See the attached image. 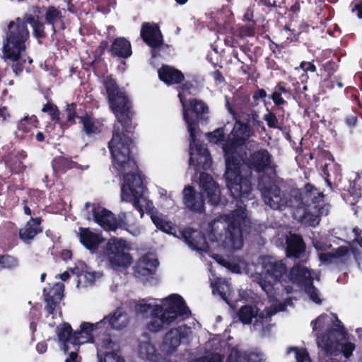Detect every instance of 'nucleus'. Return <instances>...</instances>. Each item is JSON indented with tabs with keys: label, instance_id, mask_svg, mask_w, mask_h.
<instances>
[{
	"label": "nucleus",
	"instance_id": "nucleus-52",
	"mask_svg": "<svg viewBox=\"0 0 362 362\" xmlns=\"http://www.w3.org/2000/svg\"><path fill=\"white\" fill-rule=\"evenodd\" d=\"M223 136L224 130L223 128H218L212 132L206 134V136L210 142L214 144L220 143L222 146L223 143L226 141L223 140Z\"/></svg>",
	"mask_w": 362,
	"mask_h": 362
},
{
	"label": "nucleus",
	"instance_id": "nucleus-59",
	"mask_svg": "<svg viewBox=\"0 0 362 362\" xmlns=\"http://www.w3.org/2000/svg\"><path fill=\"white\" fill-rule=\"evenodd\" d=\"M240 37H252L255 35V28L250 25L241 26L238 30Z\"/></svg>",
	"mask_w": 362,
	"mask_h": 362
},
{
	"label": "nucleus",
	"instance_id": "nucleus-49",
	"mask_svg": "<svg viewBox=\"0 0 362 362\" xmlns=\"http://www.w3.org/2000/svg\"><path fill=\"white\" fill-rule=\"evenodd\" d=\"M264 120L269 128L282 129L283 123L279 122L276 115L267 109V113L264 115Z\"/></svg>",
	"mask_w": 362,
	"mask_h": 362
},
{
	"label": "nucleus",
	"instance_id": "nucleus-5",
	"mask_svg": "<svg viewBox=\"0 0 362 362\" xmlns=\"http://www.w3.org/2000/svg\"><path fill=\"white\" fill-rule=\"evenodd\" d=\"M247 222L245 209L240 206L210 222L209 238L211 241L218 243V246L225 250H240L243 245L240 226Z\"/></svg>",
	"mask_w": 362,
	"mask_h": 362
},
{
	"label": "nucleus",
	"instance_id": "nucleus-43",
	"mask_svg": "<svg viewBox=\"0 0 362 362\" xmlns=\"http://www.w3.org/2000/svg\"><path fill=\"white\" fill-rule=\"evenodd\" d=\"M213 286V293H218L220 297L228 303V298L230 293V286L225 280H218Z\"/></svg>",
	"mask_w": 362,
	"mask_h": 362
},
{
	"label": "nucleus",
	"instance_id": "nucleus-16",
	"mask_svg": "<svg viewBox=\"0 0 362 362\" xmlns=\"http://www.w3.org/2000/svg\"><path fill=\"white\" fill-rule=\"evenodd\" d=\"M283 310L284 308L281 305L278 309L269 307L266 308L262 312L258 313V309L256 306L245 305L240 308L238 317L240 320L244 324H250L254 318V329H260L263 327L264 322H267V318Z\"/></svg>",
	"mask_w": 362,
	"mask_h": 362
},
{
	"label": "nucleus",
	"instance_id": "nucleus-57",
	"mask_svg": "<svg viewBox=\"0 0 362 362\" xmlns=\"http://www.w3.org/2000/svg\"><path fill=\"white\" fill-rule=\"evenodd\" d=\"M33 35L37 39L45 38L46 36L45 32V25L44 23L38 21L35 23V25L32 26Z\"/></svg>",
	"mask_w": 362,
	"mask_h": 362
},
{
	"label": "nucleus",
	"instance_id": "nucleus-44",
	"mask_svg": "<svg viewBox=\"0 0 362 362\" xmlns=\"http://www.w3.org/2000/svg\"><path fill=\"white\" fill-rule=\"evenodd\" d=\"M37 123L38 120L36 116H25L19 121L17 127L19 131L27 133L30 132L33 128L37 127Z\"/></svg>",
	"mask_w": 362,
	"mask_h": 362
},
{
	"label": "nucleus",
	"instance_id": "nucleus-13",
	"mask_svg": "<svg viewBox=\"0 0 362 362\" xmlns=\"http://www.w3.org/2000/svg\"><path fill=\"white\" fill-rule=\"evenodd\" d=\"M192 334L191 327L180 325L171 328L163 337L160 349L166 356H171L177 351L182 342L189 340Z\"/></svg>",
	"mask_w": 362,
	"mask_h": 362
},
{
	"label": "nucleus",
	"instance_id": "nucleus-32",
	"mask_svg": "<svg viewBox=\"0 0 362 362\" xmlns=\"http://www.w3.org/2000/svg\"><path fill=\"white\" fill-rule=\"evenodd\" d=\"M349 254V249L346 247H339L332 252L321 253L319 258L322 263L331 264L335 262L337 259L345 261Z\"/></svg>",
	"mask_w": 362,
	"mask_h": 362
},
{
	"label": "nucleus",
	"instance_id": "nucleus-17",
	"mask_svg": "<svg viewBox=\"0 0 362 362\" xmlns=\"http://www.w3.org/2000/svg\"><path fill=\"white\" fill-rule=\"evenodd\" d=\"M106 317L99 322L92 324L90 322H82L80 326V330L73 333L71 338V344L74 346H78L81 344L89 342H93V335L100 329L102 327L106 325Z\"/></svg>",
	"mask_w": 362,
	"mask_h": 362
},
{
	"label": "nucleus",
	"instance_id": "nucleus-40",
	"mask_svg": "<svg viewBox=\"0 0 362 362\" xmlns=\"http://www.w3.org/2000/svg\"><path fill=\"white\" fill-rule=\"evenodd\" d=\"M151 220L156 228L166 233L174 234L175 227L170 221H165L161 216L152 214Z\"/></svg>",
	"mask_w": 362,
	"mask_h": 362
},
{
	"label": "nucleus",
	"instance_id": "nucleus-39",
	"mask_svg": "<svg viewBox=\"0 0 362 362\" xmlns=\"http://www.w3.org/2000/svg\"><path fill=\"white\" fill-rule=\"evenodd\" d=\"M103 85L106 90L108 100L112 103V105L115 106V95L122 91L119 90L116 81L111 76H107L104 79Z\"/></svg>",
	"mask_w": 362,
	"mask_h": 362
},
{
	"label": "nucleus",
	"instance_id": "nucleus-56",
	"mask_svg": "<svg viewBox=\"0 0 362 362\" xmlns=\"http://www.w3.org/2000/svg\"><path fill=\"white\" fill-rule=\"evenodd\" d=\"M290 350L296 353V362H311L308 353L305 349H298L293 347Z\"/></svg>",
	"mask_w": 362,
	"mask_h": 362
},
{
	"label": "nucleus",
	"instance_id": "nucleus-26",
	"mask_svg": "<svg viewBox=\"0 0 362 362\" xmlns=\"http://www.w3.org/2000/svg\"><path fill=\"white\" fill-rule=\"evenodd\" d=\"M105 317H106V325L101 329L105 330L109 327L117 330L122 329L129 322L128 315L120 309H117L112 315Z\"/></svg>",
	"mask_w": 362,
	"mask_h": 362
},
{
	"label": "nucleus",
	"instance_id": "nucleus-58",
	"mask_svg": "<svg viewBox=\"0 0 362 362\" xmlns=\"http://www.w3.org/2000/svg\"><path fill=\"white\" fill-rule=\"evenodd\" d=\"M65 112L67 122L70 124L74 123L76 118V105L74 103L67 105Z\"/></svg>",
	"mask_w": 362,
	"mask_h": 362
},
{
	"label": "nucleus",
	"instance_id": "nucleus-22",
	"mask_svg": "<svg viewBox=\"0 0 362 362\" xmlns=\"http://www.w3.org/2000/svg\"><path fill=\"white\" fill-rule=\"evenodd\" d=\"M183 201L185 205L191 211L201 213L204 210V202L202 195L195 192L191 186H187L184 189Z\"/></svg>",
	"mask_w": 362,
	"mask_h": 362
},
{
	"label": "nucleus",
	"instance_id": "nucleus-61",
	"mask_svg": "<svg viewBox=\"0 0 362 362\" xmlns=\"http://www.w3.org/2000/svg\"><path fill=\"white\" fill-rule=\"evenodd\" d=\"M99 276V273L87 272L86 271H84L82 274V277L85 279L86 286L92 285L94 283L95 278H98Z\"/></svg>",
	"mask_w": 362,
	"mask_h": 362
},
{
	"label": "nucleus",
	"instance_id": "nucleus-63",
	"mask_svg": "<svg viewBox=\"0 0 362 362\" xmlns=\"http://www.w3.org/2000/svg\"><path fill=\"white\" fill-rule=\"evenodd\" d=\"M121 228L127 230L133 236H138L141 233V228L138 226L129 225L127 222L125 226Z\"/></svg>",
	"mask_w": 362,
	"mask_h": 362
},
{
	"label": "nucleus",
	"instance_id": "nucleus-25",
	"mask_svg": "<svg viewBox=\"0 0 362 362\" xmlns=\"http://www.w3.org/2000/svg\"><path fill=\"white\" fill-rule=\"evenodd\" d=\"M329 162L325 163L322 168V173L327 185L332 190L331 180L334 182H340L341 180V166L334 161L332 155L329 156Z\"/></svg>",
	"mask_w": 362,
	"mask_h": 362
},
{
	"label": "nucleus",
	"instance_id": "nucleus-50",
	"mask_svg": "<svg viewBox=\"0 0 362 362\" xmlns=\"http://www.w3.org/2000/svg\"><path fill=\"white\" fill-rule=\"evenodd\" d=\"M226 362H246V353L237 347H233L227 357Z\"/></svg>",
	"mask_w": 362,
	"mask_h": 362
},
{
	"label": "nucleus",
	"instance_id": "nucleus-21",
	"mask_svg": "<svg viewBox=\"0 0 362 362\" xmlns=\"http://www.w3.org/2000/svg\"><path fill=\"white\" fill-rule=\"evenodd\" d=\"M140 35L143 40L152 48L158 47L163 44V36L156 25L144 23Z\"/></svg>",
	"mask_w": 362,
	"mask_h": 362
},
{
	"label": "nucleus",
	"instance_id": "nucleus-15",
	"mask_svg": "<svg viewBox=\"0 0 362 362\" xmlns=\"http://www.w3.org/2000/svg\"><path fill=\"white\" fill-rule=\"evenodd\" d=\"M245 164L250 169L259 173H264L270 176L276 174V165L272 160V156L263 148L251 153L245 160Z\"/></svg>",
	"mask_w": 362,
	"mask_h": 362
},
{
	"label": "nucleus",
	"instance_id": "nucleus-60",
	"mask_svg": "<svg viewBox=\"0 0 362 362\" xmlns=\"http://www.w3.org/2000/svg\"><path fill=\"white\" fill-rule=\"evenodd\" d=\"M85 264L83 262H79L78 265H76L74 268L69 269L73 274H76L78 278V283L81 282L82 274L84 272Z\"/></svg>",
	"mask_w": 362,
	"mask_h": 362
},
{
	"label": "nucleus",
	"instance_id": "nucleus-64",
	"mask_svg": "<svg viewBox=\"0 0 362 362\" xmlns=\"http://www.w3.org/2000/svg\"><path fill=\"white\" fill-rule=\"evenodd\" d=\"M263 356L259 353H250L246 354V362H262Z\"/></svg>",
	"mask_w": 362,
	"mask_h": 362
},
{
	"label": "nucleus",
	"instance_id": "nucleus-55",
	"mask_svg": "<svg viewBox=\"0 0 362 362\" xmlns=\"http://www.w3.org/2000/svg\"><path fill=\"white\" fill-rule=\"evenodd\" d=\"M98 362H126L124 358L115 352H109L105 354L103 358L99 357Z\"/></svg>",
	"mask_w": 362,
	"mask_h": 362
},
{
	"label": "nucleus",
	"instance_id": "nucleus-47",
	"mask_svg": "<svg viewBox=\"0 0 362 362\" xmlns=\"http://www.w3.org/2000/svg\"><path fill=\"white\" fill-rule=\"evenodd\" d=\"M42 111L44 112H47L52 121H54L55 123L59 124L60 127H63L64 124L60 121L59 117V111L57 107L52 103H47L42 109Z\"/></svg>",
	"mask_w": 362,
	"mask_h": 362
},
{
	"label": "nucleus",
	"instance_id": "nucleus-24",
	"mask_svg": "<svg viewBox=\"0 0 362 362\" xmlns=\"http://www.w3.org/2000/svg\"><path fill=\"white\" fill-rule=\"evenodd\" d=\"M42 230L41 218H31L25 226L19 230V238L25 244H30Z\"/></svg>",
	"mask_w": 362,
	"mask_h": 362
},
{
	"label": "nucleus",
	"instance_id": "nucleus-8",
	"mask_svg": "<svg viewBox=\"0 0 362 362\" xmlns=\"http://www.w3.org/2000/svg\"><path fill=\"white\" fill-rule=\"evenodd\" d=\"M314 198H310L308 201H303L299 206H294L293 216L299 222L310 226H315L320 222V217L324 214V208H320V203L323 202L324 195L320 192L313 185L310 190Z\"/></svg>",
	"mask_w": 362,
	"mask_h": 362
},
{
	"label": "nucleus",
	"instance_id": "nucleus-35",
	"mask_svg": "<svg viewBox=\"0 0 362 362\" xmlns=\"http://www.w3.org/2000/svg\"><path fill=\"white\" fill-rule=\"evenodd\" d=\"M139 356L141 359L156 361L158 354L155 346L150 341H142L139 345Z\"/></svg>",
	"mask_w": 362,
	"mask_h": 362
},
{
	"label": "nucleus",
	"instance_id": "nucleus-34",
	"mask_svg": "<svg viewBox=\"0 0 362 362\" xmlns=\"http://www.w3.org/2000/svg\"><path fill=\"white\" fill-rule=\"evenodd\" d=\"M5 58L11 61L13 71L16 76H18L23 71L27 63L31 64L33 62L25 54V52H21L14 56L5 57Z\"/></svg>",
	"mask_w": 362,
	"mask_h": 362
},
{
	"label": "nucleus",
	"instance_id": "nucleus-23",
	"mask_svg": "<svg viewBox=\"0 0 362 362\" xmlns=\"http://www.w3.org/2000/svg\"><path fill=\"white\" fill-rule=\"evenodd\" d=\"M286 255L296 259L303 257L305 252V244L299 235L290 234L286 238Z\"/></svg>",
	"mask_w": 362,
	"mask_h": 362
},
{
	"label": "nucleus",
	"instance_id": "nucleus-4",
	"mask_svg": "<svg viewBox=\"0 0 362 362\" xmlns=\"http://www.w3.org/2000/svg\"><path fill=\"white\" fill-rule=\"evenodd\" d=\"M192 85L185 83L178 89V98L182 106L183 118L189 133V165L199 166L204 161L203 168L209 166L211 162L210 153L208 149L197 141L199 133L198 120L199 117L208 112V107L202 100L193 99L189 102V107L186 104V96Z\"/></svg>",
	"mask_w": 362,
	"mask_h": 362
},
{
	"label": "nucleus",
	"instance_id": "nucleus-10",
	"mask_svg": "<svg viewBox=\"0 0 362 362\" xmlns=\"http://www.w3.org/2000/svg\"><path fill=\"white\" fill-rule=\"evenodd\" d=\"M130 246L123 239L110 238L106 245L105 255L110 267L114 270H121L129 267L132 262V257L128 251Z\"/></svg>",
	"mask_w": 362,
	"mask_h": 362
},
{
	"label": "nucleus",
	"instance_id": "nucleus-53",
	"mask_svg": "<svg viewBox=\"0 0 362 362\" xmlns=\"http://www.w3.org/2000/svg\"><path fill=\"white\" fill-rule=\"evenodd\" d=\"M46 302L45 310L49 315H52V317L54 318L57 314L61 316V312L58 311L57 305L60 300H54L51 298H45Z\"/></svg>",
	"mask_w": 362,
	"mask_h": 362
},
{
	"label": "nucleus",
	"instance_id": "nucleus-42",
	"mask_svg": "<svg viewBox=\"0 0 362 362\" xmlns=\"http://www.w3.org/2000/svg\"><path fill=\"white\" fill-rule=\"evenodd\" d=\"M52 165L54 173H64L73 168V163L66 158L59 156L53 159Z\"/></svg>",
	"mask_w": 362,
	"mask_h": 362
},
{
	"label": "nucleus",
	"instance_id": "nucleus-28",
	"mask_svg": "<svg viewBox=\"0 0 362 362\" xmlns=\"http://www.w3.org/2000/svg\"><path fill=\"white\" fill-rule=\"evenodd\" d=\"M238 119H241L245 124L252 128H259L265 132L266 129L263 122L260 119L259 112L252 108L242 110L238 115Z\"/></svg>",
	"mask_w": 362,
	"mask_h": 362
},
{
	"label": "nucleus",
	"instance_id": "nucleus-19",
	"mask_svg": "<svg viewBox=\"0 0 362 362\" xmlns=\"http://www.w3.org/2000/svg\"><path fill=\"white\" fill-rule=\"evenodd\" d=\"M185 243L189 248L195 251H209V245L204 235L199 230L186 228L182 232Z\"/></svg>",
	"mask_w": 362,
	"mask_h": 362
},
{
	"label": "nucleus",
	"instance_id": "nucleus-36",
	"mask_svg": "<svg viewBox=\"0 0 362 362\" xmlns=\"http://www.w3.org/2000/svg\"><path fill=\"white\" fill-rule=\"evenodd\" d=\"M284 82H279L274 88L272 94L269 98L273 100L274 103L277 105H284L286 103V100L283 98L282 94L285 95H288L290 96L291 90L286 88Z\"/></svg>",
	"mask_w": 362,
	"mask_h": 362
},
{
	"label": "nucleus",
	"instance_id": "nucleus-1",
	"mask_svg": "<svg viewBox=\"0 0 362 362\" xmlns=\"http://www.w3.org/2000/svg\"><path fill=\"white\" fill-rule=\"evenodd\" d=\"M115 98V106L109 101L110 107L117 118L112 139L108 142L112 166L119 174H124V182L121 186L122 201L132 202L142 217L144 211H151L153 205L146 196V189L141 175L134 172L136 170V165L130 155L134 128L132 124V105L124 92L116 94Z\"/></svg>",
	"mask_w": 362,
	"mask_h": 362
},
{
	"label": "nucleus",
	"instance_id": "nucleus-2",
	"mask_svg": "<svg viewBox=\"0 0 362 362\" xmlns=\"http://www.w3.org/2000/svg\"><path fill=\"white\" fill-rule=\"evenodd\" d=\"M223 143V151L226 160L224 177L226 186L234 199H252V181L250 176L242 175L244 160L242 156L243 146L248 139L255 136V130L238 118Z\"/></svg>",
	"mask_w": 362,
	"mask_h": 362
},
{
	"label": "nucleus",
	"instance_id": "nucleus-54",
	"mask_svg": "<svg viewBox=\"0 0 362 362\" xmlns=\"http://www.w3.org/2000/svg\"><path fill=\"white\" fill-rule=\"evenodd\" d=\"M338 349L339 351L337 355H338L340 352H342L344 356L348 358L352 355V353L355 349V345L351 342H346L343 344H340L339 342ZM334 355L336 356V354Z\"/></svg>",
	"mask_w": 362,
	"mask_h": 362
},
{
	"label": "nucleus",
	"instance_id": "nucleus-41",
	"mask_svg": "<svg viewBox=\"0 0 362 362\" xmlns=\"http://www.w3.org/2000/svg\"><path fill=\"white\" fill-rule=\"evenodd\" d=\"M214 259H215L220 264L227 267L233 273H241L242 270L245 268L246 263L242 259H238V262L235 263L233 262H230L226 259L219 258L218 255H213Z\"/></svg>",
	"mask_w": 362,
	"mask_h": 362
},
{
	"label": "nucleus",
	"instance_id": "nucleus-30",
	"mask_svg": "<svg viewBox=\"0 0 362 362\" xmlns=\"http://www.w3.org/2000/svg\"><path fill=\"white\" fill-rule=\"evenodd\" d=\"M79 235L81 243L90 250H95L104 240L100 234L88 228H80Z\"/></svg>",
	"mask_w": 362,
	"mask_h": 362
},
{
	"label": "nucleus",
	"instance_id": "nucleus-6",
	"mask_svg": "<svg viewBox=\"0 0 362 362\" xmlns=\"http://www.w3.org/2000/svg\"><path fill=\"white\" fill-rule=\"evenodd\" d=\"M258 188L261 192L264 203L274 210L283 211L286 208L299 206L303 201H308L313 197L311 192L313 185L307 184L302 192L298 189H292L284 192L276 184L271 182L270 177L262 176L259 179Z\"/></svg>",
	"mask_w": 362,
	"mask_h": 362
},
{
	"label": "nucleus",
	"instance_id": "nucleus-7",
	"mask_svg": "<svg viewBox=\"0 0 362 362\" xmlns=\"http://www.w3.org/2000/svg\"><path fill=\"white\" fill-rule=\"evenodd\" d=\"M30 38L28 26L20 18L11 21L5 31L3 41L4 57L14 56L21 52H25Z\"/></svg>",
	"mask_w": 362,
	"mask_h": 362
},
{
	"label": "nucleus",
	"instance_id": "nucleus-12",
	"mask_svg": "<svg viewBox=\"0 0 362 362\" xmlns=\"http://www.w3.org/2000/svg\"><path fill=\"white\" fill-rule=\"evenodd\" d=\"M90 206H91V214H88L87 218L88 220L93 219L105 230L115 231L118 228L124 227L126 219L131 214L130 213L121 212L116 218L111 211L103 208L99 204L90 205L88 202L86 203L85 207L87 211Z\"/></svg>",
	"mask_w": 362,
	"mask_h": 362
},
{
	"label": "nucleus",
	"instance_id": "nucleus-48",
	"mask_svg": "<svg viewBox=\"0 0 362 362\" xmlns=\"http://www.w3.org/2000/svg\"><path fill=\"white\" fill-rule=\"evenodd\" d=\"M107 330V329H98L96 334H100L104 331V334L102 338H96L95 340L93 339V343H95L97 346L98 358L100 357L99 347L107 349L110 347V344L112 343L110 334H105Z\"/></svg>",
	"mask_w": 362,
	"mask_h": 362
},
{
	"label": "nucleus",
	"instance_id": "nucleus-38",
	"mask_svg": "<svg viewBox=\"0 0 362 362\" xmlns=\"http://www.w3.org/2000/svg\"><path fill=\"white\" fill-rule=\"evenodd\" d=\"M332 317L329 315L322 314L317 317L315 320L311 322L313 332H315L316 337L322 336L318 334L319 332L326 329V331L329 328Z\"/></svg>",
	"mask_w": 362,
	"mask_h": 362
},
{
	"label": "nucleus",
	"instance_id": "nucleus-14",
	"mask_svg": "<svg viewBox=\"0 0 362 362\" xmlns=\"http://www.w3.org/2000/svg\"><path fill=\"white\" fill-rule=\"evenodd\" d=\"M329 315L332 317L331 324H333L334 328L329 327L326 333L317 336V344L326 354H337L339 351L337 336L341 332L344 327L335 314L330 313Z\"/></svg>",
	"mask_w": 362,
	"mask_h": 362
},
{
	"label": "nucleus",
	"instance_id": "nucleus-51",
	"mask_svg": "<svg viewBox=\"0 0 362 362\" xmlns=\"http://www.w3.org/2000/svg\"><path fill=\"white\" fill-rule=\"evenodd\" d=\"M18 265V260L17 258L8 255H0V267L4 269H13Z\"/></svg>",
	"mask_w": 362,
	"mask_h": 362
},
{
	"label": "nucleus",
	"instance_id": "nucleus-27",
	"mask_svg": "<svg viewBox=\"0 0 362 362\" xmlns=\"http://www.w3.org/2000/svg\"><path fill=\"white\" fill-rule=\"evenodd\" d=\"M158 74L160 81L168 85L180 83L185 78L181 71L168 65L162 66Z\"/></svg>",
	"mask_w": 362,
	"mask_h": 362
},
{
	"label": "nucleus",
	"instance_id": "nucleus-31",
	"mask_svg": "<svg viewBox=\"0 0 362 362\" xmlns=\"http://www.w3.org/2000/svg\"><path fill=\"white\" fill-rule=\"evenodd\" d=\"M45 22L52 25L53 35L56 33V28L59 26L60 29H64L63 16L60 10L54 6H49L45 14Z\"/></svg>",
	"mask_w": 362,
	"mask_h": 362
},
{
	"label": "nucleus",
	"instance_id": "nucleus-9",
	"mask_svg": "<svg viewBox=\"0 0 362 362\" xmlns=\"http://www.w3.org/2000/svg\"><path fill=\"white\" fill-rule=\"evenodd\" d=\"M257 278L259 286L271 298L273 295L274 284L276 281H286V266L282 261H276L272 257L262 260V272Z\"/></svg>",
	"mask_w": 362,
	"mask_h": 362
},
{
	"label": "nucleus",
	"instance_id": "nucleus-20",
	"mask_svg": "<svg viewBox=\"0 0 362 362\" xmlns=\"http://www.w3.org/2000/svg\"><path fill=\"white\" fill-rule=\"evenodd\" d=\"M158 265L156 258L151 255H146L139 258L134 271L138 276L148 278L155 274Z\"/></svg>",
	"mask_w": 362,
	"mask_h": 362
},
{
	"label": "nucleus",
	"instance_id": "nucleus-11",
	"mask_svg": "<svg viewBox=\"0 0 362 362\" xmlns=\"http://www.w3.org/2000/svg\"><path fill=\"white\" fill-rule=\"evenodd\" d=\"M286 278L288 279V281L303 288L314 303L317 304L322 303L318 290L313 286L314 279L319 280L317 274L311 272L300 264H296L291 268Z\"/></svg>",
	"mask_w": 362,
	"mask_h": 362
},
{
	"label": "nucleus",
	"instance_id": "nucleus-62",
	"mask_svg": "<svg viewBox=\"0 0 362 362\" xmlns=\"http://www.w3.org/2000/svg\"><path fill=\"white\" fill-rule=\"evenodd\" d=\"M206 362H223V356L219 353H209L204 356Z\"/></svg>",
	"mask_w": 362,
	"mask_h": 362
},
{
	"label": "nucleus",
	"instance_id": "nucleus-29",
	"mask_svg": "<svg viewBox=\"0 0 362 362\" xmlns=\"http://www.w3.org/2000/svg\"><path fill=\"white\" fill-rule=\"evenodd\" d=\"M110 51L112 56L122 59H127L132 54L130 42L122 37L115 39Z\"/></svg>",
	"mask_w": 362,
	"mask_h": 362
},
{
	"label": "nucleus",
	"instance_id": "nucleus-3",
	"mask_svg": "<svg viewBox=\"0 0 362 362\" xmlns=\"http://www.w3.org/2000/svg\"><path fill=\"white\" fill-rule=\"evenodd\" d=\"M161 304L146 303L145 300L136 304L134 310L136 314L144 315L151 310V318L146 328L151 332H158L166 329L173 323L187 319L191 311L182 297L171 294L160 300Z\"/></svg>",
	"mask_w": 362,
	"mask_h": 362
},
{
	"label": "nucleus",
	"instance_id": "nucleus-46",
	"mask_svg": "<svg viewBox=\"0 0 362 362\" xmlns=\"http://www.w3.org/2000/svg\"><path fill=\"white\" fill-rule=\"evenodd\" d=\"M80 119L83 124V130L87 134H98L100 132V127L91 117L86 115L81 117Z\"/></svg>",
	"mask_w": 362,
	"mask_h": 362
},
{
	"label": "nucleus",
	"instance_id": "nucleus-45",
	"mask_svg": "<svg viewBox=\"0 0 362 362\" xmlns=\"http://www.w3.org/2000/svg\"><path fill=\"white\" fill-rule=\"evenodd\" d=\"M64 286L62 283H56L52 288L47 291V288H44L43 294L45 298H51L54 300H61L63 297Z\"/></svg>",
	"mask_w": 362,
	"mask_h": 362
},
{
	"label": "nucleus",
	"instance_id": "nucleus-37",
	"mask_svg": "<svg viewBox=\"0 0 362 362\" xmlns=\"http://www.w3.org/2000/svg\"><path fill=\"white\" fill-rule=\"evenodd\" d=\"M26 157L27 154L23 151L16 153L14 156H11L7 161L10 170L14 173L23 172L25 169V166L23 165L21 160L25 159Z\"/></svg>",
	"mask_w": 362,
	"mask_h": 362
},
{
	"label": "nucleus",
	"instance_id": "nucleus-18",
	"mask_svg": "<svg viewBox=\"0 0 362 362\" xmlns=\"http://www.w3.org/2000/svg\"><path fill=\"white\" fill-rule=\"evenodd\" d=\"M199 187L204 194L208 199V202L211 205H217L221 200V189L213 177L206 173H202L199 177Z\"/></svg>",
	"mask_w": 362,
	"mask_h": 362
},
{
	"label": "nucleus",
	"instance_id": "nucleus-33",
	"mask_svg": "<svg viewBox=\"0 0 362 362\" xmlns=\"http://www.w3.org/2000/svg\"><path fill=\"white\" fill-rule=\"evenodd\" d=\"M71 327L68 323H64L57 329V334L59 342L62 344V349L64 353H66L69 349V344H71V338L73 333Z\"/></svg>",
	"mask_w": 362,
	"mask_h": 362
}]
</instances>
